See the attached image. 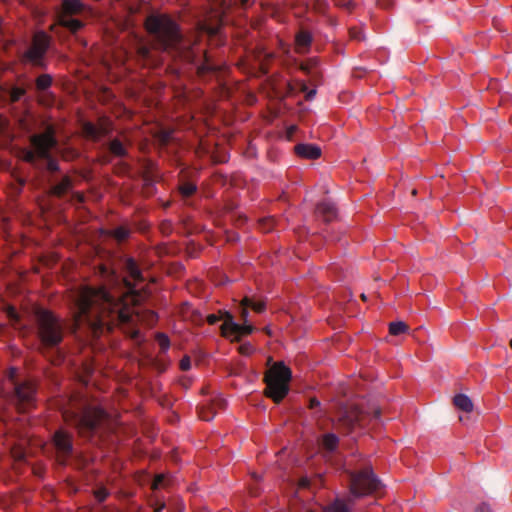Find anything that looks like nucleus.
Listing matches in <instances>:
<instances>
[{
  "instance_id": "20e7f679",
  "label": "nucleus",
  "mask_w": 512,
  "mask_h": 512,
  "mask_svg": "<svg viewBox=\"0 0 512 512\" xmlns=\"http://www.w3.org/2000/svg\"><path fill=\"white\" fill-rule=\"evenodd\" d=\"M292 371L282 361L274 363L265 373V395L275 403H280L289 392Z\"/></svg>"
},
{
  "instance_id": "423d86ee",
  "label": "nucleus",
  "mask_w": 512,
  "mask_h": 512,
  "mask_svg": "<svg viewBox=\"0 0 512 512\" xmlns=\"http://www.w3.org/2000/svg\"><path fill=\"white\" fill-rule=\"evenodd\" d=\"M381 487V482L371 467L350 474V492L354 497L372 495Z\"/></svg>"
},
{
  "instance_id": "de8ad7c7",
  "label": "nucleus",
  "mask_w": 512,
  "mask_h": 512,
  "mask_svg": "<svg viewBox=\"0 0 512 512\" xmlns=\"http://www.w3.org/2000/svg\"><path fill=\"white\" fill-rule=\"evenodd\" d=\"M221 1V7L223 8V10H226L228 9L232 3H235L236 0H220Z\"/></svg>"
},
{
  "instance_id": "f8f14e48",
  "label": "nucleus",
  "mask_w": 512,
  "mask_h": 512,
  "mask_svg": "<svg viewBox=\"0 0 512 512\" xmlns=\"http://www.w3.org/2000/svg\"><path fill=\"white\" fill-rule=\"evenodd\" d=\"M254 327L251 324H238L234 321L231 313H224V322L221 325V333L224 337L239 341L241 337L251 334Z\"/></svg>"
},
{
  "instance_id": "e2e57ef3",
  "label": "nucleus",
  "mask_w": 512,
  "mask_h": 512,
  "mask_svg": "<svg viewBox=\"0 0 512 512\" xmlns=\"http://www.w3.org/2000/svg\"><path fill=\"white\" fill-rule=\"evenodd\" d=\"M510 347H511V349H512V339H511V341H510Z\"/></svg>"
},
{
  "instance_id": "c85d7f7f",
  "label": "nucleus",
  "mask_w": 512,
  "mask_h": 512,
  "mask_svg": "<svg viewBox=\"0 0 512 512\" xmlns=\"http://www.w3.org/2000/svg\"><path fill=\"white\" fill-rule=\"evenodd\" d=\"M53 83V78L50 74H41L35 80L36 89L39 91H44L51 87Z\"/></svg>"
},
{
  "instance_id": "79ce46f5",
  "label": "nucleus",
  "mask_w": 512,
  "mask_h": 512,
  "mask_svg": "<svg viewBox=\"0 0 512 512\" xmlns=\"http://www.w3.org/2000/svg\"><path fill=\"white\" fill-rule=\"evenodd\" d=\"M221 319L224 320V314L223 315H217V314H210L207 316V322L210 324V325H214L216 324L218 321H220Z\"/></svg>"
},
{
  "instance_id": "49530a36",
  "label": "nucleus",
  "mask_w": 512,
  "mask_h": 512,
  "mask_svg": "<svg viewBox=\"0 0 512 512\" xmlns=\"http://www.w3.org/2000/svg\"><path fill=\"white\" fill-rule=\"evenodd\" d=\"M475 512H492V510L487 503H482L476 507Z\"/></svg>"
},
{
  "instance_id": "9b49d317",
  "label": "nucleus",
  "mask_w": 512,
  "mask_h": 512,
  "mask_svg": "<svg viewBox=\"0 0 512 512\" xmlns=\"http://www.w3.org/2000/svg\"><path fill=\"white\" fill-rule=\"evenodd\" d=\"M36 392L37 387L32 380L14 383L13 399L20 408L25 409L34 405Z\"/></svg>"
},
{
  "instance_id": "c9c22d12",
  "label": "nucleus",
  "mask_w": 512,
  "mask_h": 512,
  "mask_svg": "<svg viewBox=\"0 0 512 512\" xmlns=\"http://www.w3.org/2000/svg\"><path fill=\"white\" fill-rule=\"evenodd\" d=\"M94 496L97 499V501L101 503L107 499V497L109 496V491L106 488L101 487L94 492Z\"/></svg>"
},
{
  "instance_id": "4d7b16f0",
  "label": "nucleus",
  "mask_w": 512,
  "mask_h": 512,
  "mask_svg": "<svg viewBox=\"0 0 512 512\" xmlns=\"http://www.w3.org/2000/svg\"><path fill=\"white\" fill-rule=\"evenodd\" d=\"M139 332L138 331H135L132 335L133 338H136L138 336Z\"/></svg>"
},
{
  "instance_id": "4468645a",
  "label": "nucleus",
  "mask_w": 512,
  "mask_h": 512,
  "mask_svg": "<svg viewBox=\"0 0 512 512\" xmlns=\"http://www.w3.org/2000/svg\"><path fill=\"white\" fill-rule=\"evenodd\" d=\"M295 154L303 159L316 160L321 156V148L316 144L300 143L294 147Z\"/></svg>"
},
{
  "instance_id": "052dcab7",
  "label": "nucleus",
  "mask_w": 512,
  "mask_h": 512,
  "mask_svg": "<svg viewBox=\"0 0 512 512\" xmlns=\"http://www.w3.org/2000/svg\"><path fill=\"white\" fill-rule=\"evenodd\" d=\"M361 298H362L363 300H366V296H365L364 294H362V295H361Z\"/></svg>"
},
{
  "instance_id": "58836bf2",
  "label": "nucleus",
  "mask_w": 512,
  "mask_h": 512,
  "mask_svg": "<svg viewBox=\"0 0 512 512\" xmlns=\"http://www.w3.org/2000/svg\"><path fill=\"white\" fill-rule=\"evenodd\" d=\"M172 131H162L159 133V141L161 144L166 145L172 138Z\"/></svg>"
},
{
  "instance_id": "aec40b11",
  "label": "nucleus",
  "mask_w": 512,
  "mask_h": 512,
  "mask_svg": "<svg viewBox=\"0 0 512 512\" xmlns=\"http://www.w3.org/2000/svg\"><path fill=\"white\" fill-rule=\"evenodd\" d=\"M312 43V35L308 31H300L295 37V49L298 53L308 50Z\"/></svg>"
},
{
  "instance_id": "680f3d73",
  "label": "nucleus",
  "mask_w": 512,
  "mask_h": 512,
  "mask_svg": "<svg viewBox=\"0 0 512 512\" xmlns=\"http://www.w3.org/2000/svg\"><path fill=\"white\" fill-rule=\"evenodd\" d=\"M416 193H417V191H416V189H414V190L412 191V194H413V195H416Z\"/></svg>"
},
{
  "instance_id": "f257e3e1",
  "label": "nucleus",
  "mask_w": 512,
  "mask_h": 512,
  "mask_svg": "<svg viewBox=\"0 0 512 512\" xmlns=\"http://www.w3.org/2000/svg\"><path fill=\"white\" fill-rule=\"evenodd\" d=\"M124 270L134 284L110 266H98L97 274L105 284L98 288L82 286L79 289L73 315L74 330L86 324L94 335H98L104 329L112 331L116 326L132 324L138 319L136 305L141 295L134 285L143 281L142 272L131 257L125 260Z\"/></svg>"
},
{
  "instance_id": "ddd939ff",
  "label": "nucleus",
  "mask_w": 512,
  "mask_h": 512,
  "mask_svg": "<svg viewBox=\"0 0 512 512\" xmlns=\"http://www.w3.org/2000/svg\"><path fill=\"white\" fill-rule=\"evenodd\" d=\"M82 130L86 137L97 141L112 132L113 124L109 118L100 117L96 124L89 121L85 122Z\"/></svg>"
},
{
  "instance_id": "5fc2aeb1",
  "label": "nucleus",
  "mask_w": 512,
  "mask_h": 512,
  "mask_svg": "<svg viewBox=\"0 0 512 512\" xmlns=\"http://www.w3.org/2000/svg\"><path fill=\"white\" fill-rule=\"evenodd\" d=\"M380 414H381L380 410H375V412H374V417H375L376 419H379Z\"/></svg>"
},
{
  "instance_id": "c03bdc74",
  "label": "nucleus",
  "mask_w": 512,
  "mask_h": 512,
  "mask_svg": "<svg viewBox=\"0 0 512 512\" xmlns=\"http://www.w3.org/2000/svg\"><path fill=\"white\" fill-rule=\"evenodd\" d=\"M248 308H249V306H241L240 307V317L244 321V323L248 322V316H249Z\"/></svg>"
},
{
  "instance_id": "6ab92c4d",
  "label": "nucleus",
  "mask_w": 512,
  "mask_h": 512,
  "mask_svg": "<svg viewBox=\"0 0 512 512\" xmlns=\"http://www.w3.org/2000/svg\"><path fill=\"white\" fill-rule=\"evenodd\" d=\"M57 23L58 25L67 28L73 34L77 33L84 27V23L82 21L65 15H58Z\"/></svg>"
},
{
  "instance_id": "bb28decb",
  "label": "nucleus",
  "mask_w": 512,
  "mask_h": 512,
  "mask_svg": "<svg viewBox=\"0 0 512 512\" xmlns=\"http://www.w3.org/2000/svg\"><path fill=\"white\" fill-rule=\"evenodd\" d=\"M311 82L314 85V88H312V89H309L307 84L304 81L299 82L300 91L305 94V100H307V101L313 100L317 93V90H316L317 79L314 75H311Z\"/></svg>"
},
{
  "instance_id": "09e8293b",
  "label": "nucleus",
  "mask_w": 512,
  "mask_h": 512,
  "mask_svg": "<svg viewBox=\"0 0 512 512\" xmlns=\"http://www.w3.org/2000/svg\"><path fill=\"white\" fill-rule=\"evenodd\" d=\"M310 484V481L308 478H301L299 481V487L300 488H307Z\"/></svg>"
},
{
  "instance_id": "c756f323",
  "label": "nucleus",
  "mask_w": 512,
  "mask_h": 512,
  "mask_svg": "<svg viewBox=\"0 0 512 512\" xmlns=\"http://www.w3.org/2000/svg\"><path fill=\"white\" fill-rule=\"evenodd\" d=\"M409 329L408 325L403 321L391 322L389 324V333L393 336H397L407 332Z\"/></svg>"
},
{
  "instance_id": "9d476101",
  "label": "nucleus",
  "mask_w": 512,
  "mask_h": 512,
  "mask_svg": "<svg viewBox=\"0 0 512 512\" xmlns=\"http://www.w3.org/2000/svg\"><path fill=\"white\" fill-rule=\"evenodd\" d=\"M366 422V415L355 406L345 409L338 418V428L349 435L362 429Z\"/></svg>"
},
{
  "instance_id": "b1692460",
  "label": "nucleus",
  "mask_w": 512,
  "mask_h": 512,
  "mask_svg": "<svg viewBox=\"0 0 512 512\" xmlns=\"http://www.w3.org/2000/svg\"><path fill=\"white\" fill-rule=\"evenodd\" d=\"M221 27H222V22L220 19L216 20V22L212 23V24L208 23L206 21L201 22L199 24V29L202 32H205L206 34H208L209 36H212V37L219 36Z\"/></svg>"
},
{
  "instance_id": "4be33fe9",
  "label": "nucleus",
  "mask_w": 512,
  "mask_h": 512,
  "mask_svg": "<svg viewBox=\"0 0 512 512\" xmlns=\"http://www.w3.org/2000/svg\"><path fill=\"white\" fill-rule=\"evenodd\" d=\"M453 404L467 413L472 412L474 407L472 400L465 394H456L453 398Z\"/></svg>"
},
{
  "instance_id": "39448f33",
  "label": "nucleus",
  "mask_w": 512,
  "mask_h": 512,
  "mask_svg": "<svg viewBox=\"0 0 512 512\" xmlns=\"http://www.w3.org/2000/svg\"><path fill=\"white\" fill-rule=\"evenodd\" d=\"M38 336L46 347L58 346L63 340V326L51 311L41 309L36 313Z\"/></svg>"
},
{
  "instance_id": "603ef678",
  "label": "nucleus",
  "mask_w": 512,
  "mask_h": 512,
  "mask_svg": "<svg viewBox=\"0 0 512 512\" xmlns=\"http://www.w3.org/2000/svg\"><path fill=\"white\" fill-rule=\"evenodd\" d=\"M250 4V0H241V6L243 8L247 7Z\"/></svg>"
},
{
  "instance_id": "e433bc0d",
  "label": "nucleus",
  "mask_w": 512,
  "mask_h": 512,
  "mask_svg": "<svg viewBox=\"0 0 512 512\" xmlns=\"http://www.w3.org/2000/svg\"><path fill=\"white\" fill-rule=\"evenodd\" d=\"M36 158H38L37 156V152L34 148H32V150H24V155H23V159L24 161L28 162V163H34Z\"/></svg>"
},
{
  "instance_id": "864d4df0",
  "label": "nucleus",
  "mask_w": 512,
  "mask_h": 512,
  "mask_svg": "<svg viewBox=\"0 0 512 512\" xmlns=\"http://www.w3.org/2000/svg\"><path fill=\"white\" fill-rule=\"evenodd\" d=\"M149 315H150V317H151L152 321H155V320H156V315H155V313H154L153 311H150V312H149Z\"/></svg>"
},
{
  "instance_id": "dca6fc26",
  "label": "nucleus",
  "mask_w": 512,
  "mask_h": 512,
  "mask_svg": "<svg viewBox=\"0 0 512 512\" xmlns=\"http://www.w3.org/2000/svg\"><path fill=\"white\" fill-rule=\"evenodd\" d=\"M351 499L335 498L323 507V512H352Z\"/></svg>"
},
{
  "instance_id": "13d9d810",
  "label": "nucleus",
  "mask_w": 512,
  "mask_h": 512,
  "mask_svg": "<svg viewBox=\"0 0 512 512\" xmlns=\"http://www.w3.org/2000/svg\"><path fill=\"white\" fill-rule=\"evenodd\" d=\"M240 349H241L242 352L246 351V348L244 346H241Z\"/></svg>"
},
{
  "instance_id": "3c124183",
  "label": "nucleus",
  "mask_w": 512,
  "mask_h": 512,
  "mask_svg": "<svg viewBox=\"0 0 512 512\" xmlns=\"http://www.w3.org/2000/svg\"><path fill=\"white\" fill-rule=\"evenodd\" d=\"M9 315L11 317H16V311H15V309L13 307L9 308Z\"/></svg>"
},
{
  "instance_id": "2f4dec72",
  "label": "nucleus",
  "mask_w": 512,
  "mask_h": 512,
  "mask_svg": "<svg viewBox=\"0 0 512 512\" xmlns=\"http://www.w3.org/2000/svg\"><path fill=\"white\" fill-rule=\"evenodd\" d=\"M196 185L190 182L183 183L179 187V191L183 197H190L196 192Z\"/></svg>"
},
{
  "instance_id": "473e14b6",
  "label": "nucleus",
  "mask_w": 512,
  "mask_h": 512,
  "mask_svg": "<svg viewBox=\"0 0 512 512\" xmlns=\"http://www.w3.org/2000/svg\"><path fill=\"white\" fill-rule=\"evenodd\" d=\"M26 90L22 87H13L10 91L11 102H18L24 95Z\"/></svg>"
},
{
  "instance_id": "ea45409f",
  "label": "nucleus",
  "mask_w": 512,
  "mask_h": 512,
  "mask_svg": "<svg viewBox=\"0 0 512 512\" xmlns=\"http://www.w3.org/2000/svg\"><path fill=\"white\" fill-rule=\"evenodd\" d=\"M179 367L182 371H188L191 368V359L189 356H184L179 363Z\"/></svg>"
},
{
  "instance_id": "f704fd0d",
  "label": "nucleus",
  "mask_w": 512,
  "mask_h": 512,
  "mask_svg": "<svg viewBox=\"0 0 512 512\" xmlns=\"http://www.w3.org/2000/svg\"><path fill=\"white\" fill-rule=\"evenodd\" d=\"M349 36L351 39L356 40V41H361L364 39L363 32L358 27H351L349 29Z\"/></svg>"
},
{
  "instance_id": "2eb2a0df",
  "label": "nucleus",
  "mask_w": 512,
  "mask_h": 512,
  "mask_svg": "<svg viewBox=\"0 0 512 512\" xmlns=\"http://www.w3.org/2000/svg\"><path fill=\"white\" fill-rule=\"evenodd\" d=\"M316 216L325 223H331L337 218L336 207L328 202L318 203L315 209Z\"/></svg>"
},
{
  "instance_id": "1a4fd4ad",
  "label": "nucleus",
  "mask_w": 512,
  "mask_h": 512,
  "mask_svg": "<svg viewBox=\"0 0 512 512\" xmlns=\"http://www.w3.org/2000/svg\"><path fill=\"white\" fill-rule=\"evenodd\" d=\"M50 37L44 31L36 32L30 48L24 53L25 60L35 66L45 67L43 58L48 50Z\"/></svg>"
},
{
  "instance_id": "5701e85b",
  "label": "nucleus",
  "mask_w": 512,
  "mask_h": 512,
  "mask_svg": "<svg viewBox=\"0 0 512 512\" xmlns=\"http://www.w3.org/2000/svg\"><path fill=\"white\" fill-rule=\"evenodd\" d=\"M71 187L72 181L70 177L64 176L58 184L51 188L50 193L54 196L61 197L66 194L71 189Z\"/></svg>"
},
{
  "instance_id": "a211bd4d",
  "label": "nucleus",
  "mask_w": 512,
  "mask_h": 512,
  "mask_svg": "<svg viewBox=\"0 0 512 512\" xmlns=\"http://www.w3.org/2000/svg\"><path fill=\"white\" fill-rule=\"evenodd\" d=\"M85 5L81 0H62V9L58 15L71 16L81 13Z\"/></svg>"
},
{
  "instance_id": "393cba45",
  "label": "nucleus",
  "mask_w": 512,
  "mask_h": 512,
  "mask_svg": "<svg viewBox=\"0 0 512 512\" xmlns=\"http://www.w3.org/2000/svg\"><path fill=\"white\" fill-rule=\"evenodd\" d=\"M339 444V438L334 433H327L322 437V446L329 452H334Z\"/></svg>"
},
{
  "instance_id": "a18cd8bd",
  "label": "nucleus",
  "mask_w": 512,
  "mask_h": 512,
  "mask_svg": "<svg viewBox=\"0 0 512 512\" xmlns=\"http://www.w3.org/2000/svg\"><path fill=\"white\" fill-rule=\"evenodd\" d=\"M16 377H17V369L14 367H11L8 372V379L12 382L13 385H14V383H18L16 381Z\"/></svg>"
},
{
  "instance_id": "a19ab883",
  "label": "nucleus",
  "mask_w": 512,
  "mask_h": 512,
  "mask_svg": "<svg viewBox=\"0 0 512 512\" xmlns=\"http://www.w3.org/2000/svg\"><path fill=\"white\" fill-rule=\"evenodd\" d=\"M47 162V169L51 172H56L59 170V165L55 159H53L51 156L46 159Z\"/></svg>"
},
{
  "instance_id": "37998d69",
  "label": "nucleus",
  "mask_w": 512,
  "mask_h": 512,
  "mask_svg": "<svg viewBox=\"0 0 512 512\" xmlns=\"http://www.w3.org/2000/svg\"><path fill=\"white\" fill-rule=\"evenodd\" d=\"M297 130H298V127L296 125H290L289 127H287V129H286L287 140H292V138Z\"/></svg>"
},
{
  "instance_id": "8fccbe9b",
  "label": "nucleus",
  "mask_w": 512,
  "mask_h": 512,
  "mask_svg": "<svg viewBox=\"0 0 512 512\" xmlns=\"http://www.w3.org/2000/svg\"><path fill=\"white\" fill-rule=\"evenodd\" d=\"M318 405H320V402L318 400H316V399H311L310 400V407L311 408H314V407H316Z\"/></svg>"
},
{
  "instance_id": "7ed1b4c3",
  "label": "nucleus",
  "mask_w": 512,
  "mask_h": 512,
  "mask_svg": "<svg viewBox=\"0 0 512 512\" xmlns=\"http://www.w3.org/2000/svg\"><path fill=\"white\" fill-rule=\"evenodd\" d=\"M63 418L76 428L80 437L91 438L102 426L107 414L98 406H86L79 412L65 411Z\"/></svg>"
},
{
  "instance_id": "412c9836",
  "label": "nucleus",
  "mask_w": 512,
  "mask_h": 512,
  "mask_svg": "<svg viewBox=\"0 0 512 512\" xmlns=\"http://www.w3.org/2000/svg\"><path fill=\"white\" fill-rule=\"evenodd\" d=\"M240 306H249V308L257 313H262L266 310V302L263 299H255L248 296L241 300Z\"/></svg>"
},
{
  "instance_id": "f03ea898",
  "label": "nucleus",
  "mask_w": 512,
  "mask_h": 512,
  "mask_svg": "<svg viewBox=\"0 0 512 512\" xmlns=\"http://www.w3.org/2000/svg\"><path fill=\"white\" fill-rule=\"evenodd\" d=\"M145 28L155 36L157 44L164 51L176 49L181 42L180 28L167 14L148 16L145 20Z\"/></svg>"
},
{
  "instance_id": "6e6d98bb",
  "label": "nucleus",
  "mask_w": 512,
  "mask_h": 512,
  "mask_svg": "<svg viewBox=\"0 0 512 512\" xmlns=\"http://www.w3.org/2000/svg\"><path fill=\"white\" fill-rule=\"evenodd\" d=\"M301 69L303 71H305L306 73H308V74L310 73L309 69L306 66H304V65L301 66Z\"/></svg>"
},
{
  "instance_id": "bf43d9fd",
  "label": "nucleus",
  "mask_w": 512,
  "mask_h": 512,
  "mask_svg": "<svg viewBox=\"0 0 512 512\" xmlns=\"http://www.w3.org/2000/svg\"><path fill=\"white\" fill-rule=\"evenodd\" d=\"M240 349H241L242 352L246 351V348L244 346H241Z\"/></svg>"
},
{
  "instance_id": "72a5a7b5",
  "label": "nucleus",
  "mask_w": 512,
  "mask_h": 512,
  "mask_svg": "<svg viewBox=\"0 0 512 512\" xmlns=\"http://www.w3.org/2000/svg\"><path fill=\"white\" fill-rule=\"evenodd\" d=\"M156 339H157L158 344L162 350H164V351L168 350V348L170 346V341L166 334L158 333L156 336Z\"/></svg>"
},
{
  "instance_id": "cd10ccee",
  "label": "nucleus",
  "mask_w": 512,
  "mask_h": 512,
  "mask_svg": "<svg viewBox=\"0 0 512 512\" xmlns=\"http://www.w3.org/2000/svg\"><path fill=\"white\" fill-rule=\"evenodd\" d=\"M109 151L116 157H125L127 155V150L123 146L122 142L115 138L109 143Z\"/></svg>"
},
{
  "instance_id": "a878e982",
  "label": "nucleus",
  "mask_w": 512,
  "mask_h": 512,
  "mask_svg": "<svg viewBox=\"0 0 512 512\" xmlns=\"http://www.w3.org/2000/svg\"><path fill=\"white\" fill-rule=\"evenodd\" d=\"M217 70H218V66L213 64L210 61L208 54L205 52L204 53V61L197 67V73L200 76H203L207 73L215 72Z\"/></svg>"
},
{
  "instance_id": "4c0bfd02",
  "label": "nucleus",
  "mask_w": 512,
  "mask_h": 512,
  "mask_svg": "<svg viewBox=\"0 0 512 512\" xmlns=\"http://www.w3.org/2000/svg\"><path fill=\"white\" fill-rule=\"evenodd\" d=\"M166 479V476L164 474H158L155 476L153 483H152V489L157 490L160 487L164 485V481Z\"/></svg>"
},
{
  "instance_id": "6e6552de",
  "label": "nucleus",
  "mask_w": 512,
  "mask_h": 512,
  "mask_svg": "<svg viewBox=\"0 0 512 512\" xmlns=\"http://www.w3.org/2000/svg\"><path fill=\"white\" fill-rule=\"evenodd\" d=\"M73 434L63 428L57 429L52 436L55 457L60 465H66L74 452Z\"/></svg>"
},
{
  "instance_id": "0eeeda50",
  "label": "nucleus",
  "mask_w": 512,
  "mask_h": 512,
  "mask_svg": "<svg viewBox=\"0 0 512 512\" xmlns=\"http://www.w3.org/2000/svg\"><path fill=\"white\" fill-rule=\"evenodd\" d=\"M30 144L37 152L40 159H48L51 150L58 145L56 138V128L52 124L46 125L42 133H36L30 136Z\"/></svg>"
},
{
  "instance_id": "f3484780",
  "label": "nucleus",
  "mask_w": 512,
  "mask_h": 512,
  "mask_svg": "<svg viewBox=\"0 0 512 512\" xmlns=\"http://www.w3.org/2000/svg\"><path fill=\"white\" fill-rule=\"evenodd\" d=\"M225 401L221 398L215 399L211 404L207 407L202 406L199 412V416L204 421H211L216 415L217 409H222L225 407Z\"/></svg>"
},
{
  "instance_id": "7c9ffc66",
  "label": "nucleus",
  "mask_w": 512,
  "mask_h": 512,
  "mask_svg": "<svg viewBox=\"0 0 512 512\" xmlns=\"http://www.w3.org/2000/svg\"><path fill=\"white\" fill-rule=\"evenodd\" d=\"M113 236L117 241L121 242L126 240L130 235V230L125 226H119L109 233Z\"/></svg>"
}]
</instances>
